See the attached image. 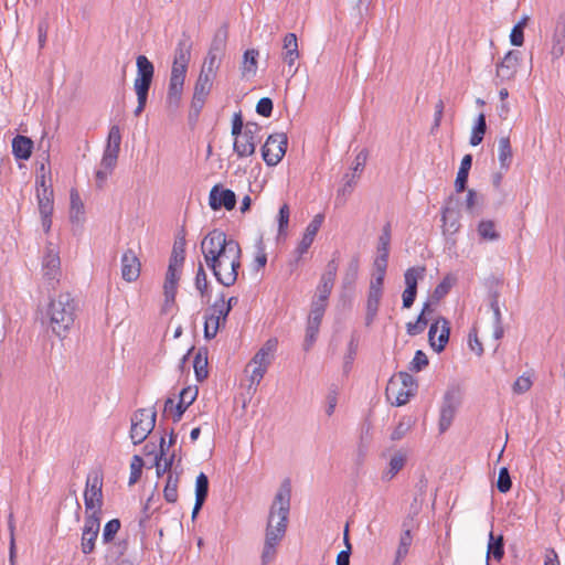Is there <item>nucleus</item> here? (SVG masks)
Masks as SVG:
<instances>
[{
    "label": "nucleus",
    "mask_w": 565,
    "mask_h": 565,
    "mask_svg": "<svg viewBox=\"0 0 565 565\" xmlns=\"http://www.w3.org/2000/svg\"><path fill=\"white\" fill-rule=\"evenodd\" d=\"M201 252L217 282L231 287L237 281L242 266V248L237 241L215 228L202 239Z\"/></svg>",
    "instance_id": "f257e3e1"
},
{
    "label": "nucleus",
    "mask_w": 565,
    "mask_h": 565,
    "mask_svg": "<svg viewBox=\"0 0 565 565\" xmlns=\"http://www.w3.org/2000/svg\"><path fill=\"white\" fill-rule=\"evenodd\" d=\"M291 489L288 480L277 491L269 509L265 543L262 553V565H268L276 556V547L284 539L290 511Z\"/></svg>",
    "instance_id": "f03ea898"
},
{
    "label": "nucleus",
    "mask_w": 565,
    "mask_h": 565,
    "mask_svg": "<svg viewBox=\"0 0 565 565\" xmlns=\"http://www.w3.org/2000/svg\"><path fill=\"white\" fill-rule=\"evenodd\" d=\"M192 43L188 36L181 39L175 47L167 94V107L175 110L180 107L184 79L191 58Z\"/></svg>",
    "instance_id": "7ed1b4c3"
},
{
    "label": "nucleus",
    "mask_w": 565,
    "mask_h": 565,
    "mask_svg": "<svg viewBox=\"0 0 565 565\" xmlns=\"http://www.w3.org/2000/svg\"><path fill=\"white\" fill-rule=\"evenodd\" d=\"M76 301L70 292H61L51 298L44 311L52 332L64 339L74 324Z\"/></svg>",
    "instance_id": "20e7f679"
},
{
    "label": "nucleus",
    "mask_w": 565,
    "mask_h": 565,
    "mask_svg": "<svg viewBox=\"0 0 565 565\" xmlns=\"http://www.w3.org/2000/svg\"><path fill=\"white\" fill-rule=\"evenodd\" d=\"M417 390V382L407 372H399L386 386V396L396 406L405 405Z\"/></svg>",
    "instance_id": "39448f33"
},
{
    "label": "nucleus",
    "mask_w": 565,
    "mask_h": 565,
    "mask_svg": "<svg viewBox=\"0 0 565 565\" xmlns=\"http://www.w3.org/2000/svg\"><path fill=\"white\" fill-rule=\"evenodd\" d=\"M42 279L53 289L62 275L58 246L49 242L41 258Z\"/></svg>",
    "instance_id": "423d86ee"
},
{
    "label": "nucleus",
    "mask_w": 565,
    "mask_h": 565,
    "mask_svg": "<svg viewBox=\"0 0 565 565\" xmlns=\"http://www.w3.org/2000/svg\"><path fill=\"white\" fill-rule=\"evenodd\" d=\"M157 412L152 408L137 409L131 416L130 438L134 445L146 440L156 426Z\"/></svg>",
    "instance_id": "0eeeda50"
},
{
    "label": "nucleus",
    "mask_w": 565,
    "mask_h": 565,
    "mask_svg": "<svg viewBox=\"0 0 565 565\" xmlns=\"http://www.w3.org/2000/svg\"><path fill=\"white\" fill-rule=\"evenodd\" d=\"M84 503L86 515L95 514L97 518H100L104 498L103 476L99 472H93L87 476L84 491Z\"/></svg>",
    "instance_id": "6e6552de"
},
{
    "label": "nucleus",
    "mask_w": 565,
    "mask_h": 565,
    "mask_svg": "<svg viewBox=\"0 0 565 565\" xmlns=\"http://www.w3.org/2000/svg\"><path fill=\"white\" fill-rule=\"evenodd\" d=\"M277 339L267 340L264 345L256 352L249 365H253L250 374V382L258 385L266 374L269 365L274 360V354L277 349Z\"/></svg>",
    "instance_id": "1a4fd4ad"
},
{
    "label": "nucleus",
    "mask_w": 565,
    "mask_h": 565,
    "mask_svg": "<svg viewBox=\"0 0 565 565\" xmlns=\"http://www.w3.org/2000/svg\"><path fill=\"white\" fill-rule=\"evenodd\" d=\"M259 131L260 126L258 124L248 121L244 131L235 136L233 148L239 158L249 157L255 152L256 145L259 141Z\"/></svg>",
    "instance_id": "9d476101"
},
{
    "label": "nucleus",
    "mask_w": 565,
    "mask_h": 565,
    "mask_svg": "<svg viewBox=\"0 0 565 565\" xmlns=\"http://www.w3.org/2000/svg\"><path fill=\"white\" fill-rule=\"evenodd\" d=\"M288 138L286 134H273L268 136L262 147V156L267 166L278 164L286 153Z\"/></svg>",
    "instance_id": "9b49d317"
},
{
    "label": "nucleus",
    "mask_w": 565,
    "mask_h": 565,
    "mask_svg": "<svg viewBox=\"0 0 565 565\" xmlns=\"http://www.w3.org/2000/svg\"><path fill=\"white\" fill-rule=\"evenodd\" d=\"M121 131L119 126L114 125L110 127L107 142L104 149L100 166L107 169H115L120 151Z\"/></svg>",
    "instance_id": "f8f14e48"
},
{
    "label": "nucleus",
    "mask_w": 565,
    "mask_h": 565,
    "mask_svg": "<svg viewBox=\"0 0 565 565\" xmlns=\"http://www.w3.org/2000/svg\"><path fill=\"white\" fill-rule=\"evenodd\" d=\"M100 530V518L95 514H87L84 520V526L81 537V550L84 554H90L95 550V543Z\"/></svg>",
    "instance_id": "ddd939ff"
},
{
    "label": "nucleus",
    "mask_w": 565,
    "mask_h": 565,
    "mask_svg": "<svg viewBox=\"0 0 565 565\" xmlns=\"http://www.w3.org/2000/svg\"><path fill=\"white\" fill-rule=\"evenodd\" d=\"M521 53L516 50L509 51L504 57L497 64V74L495 77L499 82L497 84H502L504 82L512 81L520 65Z\"/></svg>",
    "instance_id": "4468645a"
},
{
    "label": "nucleus",
    "mask_w": 565,
    "mask_h": 565,
    "mask_svg": "<svg viewBox=\"0 0 565 565\" xmlns=\"http://www.w3.org/2000/svg\"><path fill=\"white\" fill-rule=\"evenodd\" d=\"M198 390L194 387H185L180 392V399L178 404L173 398H168L164 403V413L173 414V420L179 422L186 411V408L195 401Z\"/></svg>",
    "instance_id": "2eb2a0df"
},
{
    "label": "nucleus",
    "mask_w": 565,
    "mask_h": 565,
    "mask_svg": "<svg viewBox=\"0 0 565 565\" xmlns=\"http://www.w3.org/2000/svg\"><path fill=\"white\" fill-rule=\"evenodd\" d=\"M450 327L446 318H438L431 323L428 331V341L436 352H441L449 341Z\"/></svg>",
    "instance_id": "dca6fc26"
},
{
    "label": "nucleus",
    "mask_w": 565,
    "mask_h": 565,
    "mask_svg": "<svg viewBox=\"0 0 565 565\" xmlns=\"http://www.w3.org/2000/svg\"><path fill=\"white\" fill-rule=\"evenodd\" d=\"M425 267H411L404 274L406 288L403 291V307L408 309L413 306L416 294H417V282L420 278L424 277Z\"/></svg>",
    "instance_id": "f3484780"
},
{
    "label": "nucleus",
    "mask_w": 565,
    "mask_h": 565,
    "mask_svg": "<svg viewBox=\"0 0 565 565\" xmlns=\"http://www.w3.org/2000/svg\"><path fill=\"white\" fill-rule=\"evenodd\" d=\"M209 204L213 211L222 207L231 211L236 205V195L230 189H223L221 185H214L209 195Z\"/></svg>",
    "instance_id": "a211bd4d"
},
{
    "label": "nucleus",
    "mask_w": 565,
    "mask_h": 565,
    "mask_svg": "<svg viewBox=\"0 0 565 565\" xmlns=\"http://www.w3.org/2000/svg\"><path fill=\"white\" fill-rule=\"evenodd\" d=\"M459 405V398L455 392H447L444 396L443 405L440 408L439 416V431L445 433L451 425L457 408Z\"/></svg>",
    "instance_id": "6ab92c4d"
},
{
    "label": "nucleus",
    "mask_w": 565,
    "mask_h": 565,
    "mask_svg": "<svg viewBox=\"0 0 565 565\" xmlns=\"http://www.w3.org/2000/svg\"><path fill=\"white\" fill-rule=\"evenodd\" d=\"M383 285L382 282H370V288L367 292L366 300V312H365V324L370 326L376 318L380 302L383 295Z\"/></svg>",
    "instance_id": "aec40b11"
},
{
    "label": "nucleus",
    "mask_w": 565,
    "mask_h": 565,
    "mask_svg": "<svg viewBox=\"0 0 565 565\" xmlns=\"http://www.w3.org/2000/svg\"><path fill=\"white\" fill-rule=\"evenodd\" d=\"M140 275V262L136 254L128 249L121 256V277L124 280L135 281Z\"/></svg>",
    "instance_id": "412c9836"
},
{
    "label": "nucleus",
    "mask_w": 565,
    "mask_h": 565,
    "mask_svg": "<svg viewBox=\"0 0 565 565\" xmlns=\"http://www.w3.org/2000/svg\"><path fill=\"white\" fill-rule=\"evenodd\" d=\"M323 218L324 217L322 214H317L306 227L302 238L296 248V252L298 253L299 256L307 253V250L313 243V239L322 225Z\"/></svg>",
    "instance_id": "4be33fe9"
},
{
    "label": "nucleus",
    "mask_w": 565,
    "mask_h": 565,
    "mask_svg": "<svg viewBox=\"0 0 565 565\" xmlns=\"http://www.w3.org/2000/svg\"><path fill=\"white\" fill-rule=\"evenodd\" d=\"M180 273L178 268L168 267L163 284L164 309L174 303Z\"/></svg>",
    "instance_id": "5701e85b"
},
{
    "label": "nucleus",
    "mask_w": 565,
    "mask_h": 565,
    "mask_svg": "<svg viewBox=\"0 0 565 565\" xmlns=\"http://www.w3.org/2000/svg\"><path fill=\"white\" fill-rule=\"evenodd\" d=\"M209 494V478L204 472H200L195 480V503L192 511V519H195L202 509Z\"/></svg>",
    "instance_id": "b1692460"
},
{
    "label": "nucleus",
    "mask_w": 565,
    "mask_h": 565,
    "mask_svg": "<svg viewBox=\"0 0 565 565\" xmlns=\"http://www.w3.org/2000/svg\"><path fill=\"white\" fill-rule=\"evenodd\" d=\"M284 53L282 58L289 67L295 65L296 60L299 57L298 42L295 33H287L284 38Z\"/></svg>",
    "instance_id": "393cba45"
},
{
    "label": "nucleus",
    "mask_w": 565,
    "mask_h": 565,
    "mask_svg": "<svg viewBox=\"0 0 565 565\" xmlns=\"http://www.w3.org/2000/svg\"><path fill=\"white\" fill-rule=\"evenodd\" d=\"M33 141L25 136L18 135L12 140V152L17 159L28 160L32 154Z\"/></svg>",
    "instance_id": "a878e982"
},
{
    "label": "nucleus",
    "mask_w": 565,
    "mask_h": 565,
    "mask_svg": "<svg viewBox=\"0 0 565 565\" xmlns=\"http://www.w3.org/2000/svg\"><path fill=\"white\" fill-rule=\"evenodd\" d=\"M228 39V26L221 25L214 33L209 52L223 56Z\"/></svg>",
    "instance_id": "bb28decb"
},
{
    "label": "nucleus",
    "mask_w": 565,
    "mask_h": 565,
    "mask_svg": "<svg viewBox=\"0 0 565 565\" xmlns=\"http://www.w3.org/2000/svg\"><path fill=\"white\" fill-rule=\"evenodd\" d=\"M512 148L508 136L501 137L498 141V159L502 170L507 171L512 162Z\"/></svg>",
    "instance_id": "cd10ccee"
},
{
    "label": "nucleus",
    "mask_w": 565,
    "mask_h": 565,
    "mask_svg": "<svg viewBox=\"0 0 565 565\" xmlns=\"http://www.w3.org/2000/svg\"><path fill=\"white\" fill-rule=\"evenodd\" d=\"M207 349L206 348H200L194 356L193 360V369L195 373V377L199 382H203L207 375Z\"/></svg>",
    "instance_id": "c85d7f7f"
},
{
    "label": "nucleus",
    "mask_w": 565,
    "mask_h": 565,
    "mask_svg": "<svg viewBox=\"0 0 565 565\" xmlns=\"http://www.w3.org/2000/svg\"><path fill=\"white\" fill-rule=\"evenodd\" d=\"M471 166H472V156L471 154L463 156V158L460 162L459 171L457 172V178L455 180V189L458 193L463 192L466 190L468 175H469Z\"/></svg>",
    "instance_id": "c756f323"
},
{
    "label": "nucleus",
    "mask_w": 565,
    "mask_h": 565,
    "mask_svg": "<svg viewBox=\"0 0 565 565\" xmlns=\"http://www.w3.org/2000/svg\"><path fill=\"white\" fill-rule=\"evenodd\" d=\"M490 555H492L495 561H501L504 556L503 536L499 535L495 537L492 531H490V533H489V543H488V550H487L486 565H489Z\"/></svg>",
    "instance_id": "7c9ffc66"
},
{
    "label": "nucleus",
    "mask_w": 565,
    "mask_h": 565,
    "mask_svg": "<svg viewBox=\"0 0 565 565\" xmlns=\"http://www.w3.org/2000/svg\"><path fill=\"white\" fill-rule=\"evenodd\" d=\"M406 455L402 451L395 452L388 462V468L383 472L382 479L392 480L405 466Z\"/></svg>",
    "instance_id": "2f4dec72"
},
{
    "label": "nucleus",
    "mask_w": 565,
    "mask_h": 565,
    "mask_svg": "<svg viewBox=\"0 0 565 565\" xmlns=\"http://www.w3.org/2000/svg\"><path fill=\"white\" fill-rule=\"evenodd\" d=\"M38 205L40 215H47L53 213V190L39 189L36 193Z\"/></svg>",
    "instance_id": "473e14b6"
},
{
    "label": "nucleus",
    "mask_w": 565,
    "mask_h": 565,
    "mask_svg": "<svg viewBox=\"0 0 565 565\" xmlns=\"http://www.w3.org/2000/svg\"><path fill=\"white\" fill-rule=\"evenodd\" d=\"M478 235L482 241H498L500 234L495 228V223L491 220H482L477 226Z\"/></svg>",
    "instance_id": "72a5a7b5"
},
{
    "label": "nucleus",
    "mask_w": 565,
    "mask_h": 565,
    "mask_svg": "<svg viewBox=\"0 0 565 565\" xmlns=\"http://www.w3.org/2000/svg\"><path fill=\"white\" fill-rule=\"evenodd\" d=\"M178 487L179 475L169 472L167 477L166 487L163 489V497L167 502L175 503L178 501Z\"/></svg>",
    "instance_id": "f704fd0d"
},
{
    "label": "nucleus",
    "mask_w": 565,
    "mask_h": 565,
    "mask_svg": "<svg viewBox=\"0 0 565 565\" xmlns=\"http://www.w3.org/2000/svg\"><path fill=\"white\" fill-rule=\"evenodd\" d=\"M430 311H431L430 305L428 302H426L424 305V308H423L420 315L418 316L417 320L414 322H408L406 324L407 333L409 335H417L425 330V328L428 323V320L425 318V315Z\"/></svg>",
    "instance_id": "c9c22d12"
},
{
    "label": "nucleus",
    "mask_w": 565,
    "mask_h": 565,
    "mask_svg": "<svg viewBox=\"0 0 565 565\" xmlns=\"http://www.w3.org/2000/svg\"><path fill=\"white\" fill-rule=\"evenodd\" d=\"M441 220L445 231L455 233L459 230V221L457 212L448 205L443 209Z\"/></svg>",
    "instance_id": "e433bc0d"
},
{
    "label": "nucleus",
    "mask_w": 565,
    "mask_h": 565,
    "mask_svg": "<svg viewBox=\"0 0 565 565\" xmlns=\"http://www.w3.org/2000/svg\"><path fill=\"white\" fill-rule=\"evenodd\" d=\"M213 78L214 76L205 74V71H201L194 85L193 94L206 98L211 92Z\"/></svg>",
    "instance_id": "4c0bfd02"
},
{
    "label": "nucleus",
    "mask_w": 565,
    "mask_h": 565,
    "mask_svg": "<svg viewBox=\"0 0 565 565\" xmlns=\"http://www.w3.org/2000/svg\"><path fill=\"white\" fill-rule=\"evenodd\" d=\"M184 247H185V238L184 236L180 237L174 242L172 255L170 258V263L168 267L180 268L184 260Z\"/></svg>",
    "instance_id": "58836bf2"
},
{
    "label": "nucleus",
    "mask_w": 565,
    "mask_h": 565,
    "mask_svg": "<svg viewBox=\"0 0 565 565\" xmlns=\"http://www.w3.org/2000/svg\"><path fill=\"white\" fill-rule=\"evenodd\" d=\"M71 207H70V217L72 221L78 222L84 215V204L82 199L76 190H71L70 194Z\"/></svg>",
    "instance_id": "ea45409f"
},
{
    "label": "nucleus",
    "mask_w": 565,
    "mask_h": 565,
    "mask_svg": "<svg viewBox=\"0 0 565 565\" xmlns=\"http://www.w3.org/2000/svg\"><path fill=\"white\" fill-rule=\"evenodd\" d=\"M414 424L415 419L412 416H404L403 418H401L399 423L391 434V440H401L412 429Z\"/></svg>",
    "instance_id": "a19ab883"
},
{
    "label": "nucleus",
    "mask_w": 565,
    "mask_h": 565,
    "mask_svg": "<svg viewBox=\"0 0 565 565\" xmlns=\"http://www.w3.org/2000/svg\"><path fill=\"white\" fill-rule=\"evenodd\" d=\"M221 320L212 316L210 312L205 313V321H204V338L206 340H212L216 337L220 328L224 326Z\"/></svg>",
    "instance_id": "79ce46f5"
},
{
    "label": "nucleus",
    "mask_w": 565,
    "mask_h": 565,
    "mask_svg": "<svg viewBox=\"0 0 565 565\" xmlns=\"http://www.w3.org/2000/svg\"><path fill=\"white\" fill-rule=\"evenodd\" d=\"M487 130V122L484 114H480L477 118L476 125L472 129V134L470 137V145L476 147L480 145L483 140V136Z\"/></svg>",
    "instance_id": "37998d69"
},
{
    "label": "nucleus",
    "mask_w": 565,
    "mask_h": 565,
    "mask_svg": "<svg viewBox=\"0 0 565 565\" xmlns=\"http://www.w3.org/2000/svg\"><path fill=\"white\" fill-rule=\"evenodd\" d=\"M258 51L250 49L245 51L243 61V75H255L257 71Z\"/></svg>",
    "instance_id": "c03bdc74"
},
{
    "label": "nucleus",
    "mask_w": 565,
    "mask_h": 565,
    "mask_svg": "<svg viewBox=\"0 0 565 565\" xmlns=\"http://www.w3.org/2000/svg\"><path fill=\"white\" fill-rule=\"evenodd\" d=\"M412 541L413 537L411 534V530L406 529L399 537V543L396 551L395 565H397L407 555Z\"/></svg>",
    "instance_id": "a18cd8bd"
},
{
    "label": "nucleus",
    "mask_w": 565,
    "mask_h": 565,
    "mask_svg": "<svg viewBox=\"0 0 565 565\" xmlns=\"http://www.w3.org/2000/svg\"><path fill=\"white\" fill-rule=\"evenodd\" d=\"M456 284V277L452 275H447L444 277V279L436 286L433 297L436 300H439L444 298L452 288V286Z\"/></svg>",
    "instance_id": "49530a36"
},
{
    "label": "nucleus",
    "mask_w": 565,
    "mask_h": 565,
    "mask_svg": "<svg viewBox=\"0 0 565 565\" xmlns=\"http://www.w3.org/2000/svg\"><path fill=\"white\" fill-rule=\"evenodd\" d=\"M137 77L153 78L154 68L152 63L145 55L137 57Z\"/></svg>",
    "instance_id": "de8ad7c7"
},
{
    "label": "nucleus",
    "mask_w": 565,
    "mask_h": 565,
    "mask_svg": "<svg viewBox=\"0 0 565 565\" xmlns=\"http://www.w3.org/2000/svg\"><path fill=\"white\" fill-rule=\"evenodd\" d=\"M359 273V260L356 258L351 259V262L348 265V268L345 270V274L342 278V285L344 288H351L356 278Z\"/></svg>",
    "instance_id": "09e8293b"
},
{
    "label": "nucleus",
    "mask_w": 565,
    "mask_h": 565,
    "mask_svg": "<svg viewBox=\"0 0 565 565\" xmlns=\"http://www.w3.org/2000/svg\"><path fill=\"white\" fill-rule=\"evenodd\" d=\"M289 217H290V207L287 203H284L280 206L278 216H277L278 235L279 236H285L287 234Z\"/></svg>",
    "instance_id": "8fccbe9b"
},
{
    "label": "nucleus",
    "mask_w": 565,
    "mask_h": 565,
    "mask_svg": "<svg viewBox=\"0 0 565 565\" xmlns=\"http://www.w3.org/2000/svg\"><path fill=\"white\" fill-rule=\"evenodd\" d=\"M387 260L388 256L384 254H377V257L375 258L374 266H375V276L371 281L375 282H382L384 284V278L386 274V267H387Z\"/></svg>",
    "instance_id": "3c124183"
},
{
    "label": "nucleus",
    "mask_w": 565,
    "mask_h": 565,
    "mask_svg": "<svg viewBox=\"0 0 565 565\" xmlns=\"http://www.w3.org/2000/svg\"><path fill=\"white\" fill-rule=\"evenodd\" d=\"M120 525L121 524L118 519H113L105 524L103 534H102L104 544H108L115 539L116 534L120 530Z\"/></svg>",
    "instance_id": "603ef678"
},
{
    "label": "nucleus",
    "mask_w": 565,
    "mask_h": 565,
    "mask_svg": "<svg viewBox=\"0 0 565 565\" xmlns=\"http://www.w3.org/2000/svg\"><path fill=\"white\" fill-rule=\"evenodd\" d=\"M320 324L321 323H319V322L307 320V329H306V337H305V343H303V349L306 351L310 350V348L315 343L317 335L319 333Z\"/></svg>",
    "instance_id": "864d4df0"
},
{
    "label": "nucleus",
    "mask_w": 565,
    "mask_h": 565,
    "mask_svg": "<svg viewBox=\"0 0 565 565\" xmlns=\"http://www.w3.org/2000/svg\"><path fill=\"white\" fill-rule=\"evenodd\" d=\"M143 467V460L140 456L135 455L130 462V476H129V486L135 484L141 477Z\"/></svg>",
    "instance_id": "5fc2aeb1"
},
{
    "label": "nucleus",
    "mask_w": 565,
    "mask_h": 565,
    "mask_svg": "<svg viewBox=\"0 0 565 565\" xmlns=\"http://www.w3.org/2000/svg\"><path fill=\"white\" fill-rule=\"evenodd\" d=\"M356 351H358V339L354 335H352V338L348 344V352L344 355L343 371L345 373L350 372L353 361L356 355Z\"/></svg>",
    "instance_id": "6e6d98bb"
},
{
    "label": "nucleus",
    "mask_w": 565,
    "mask_h": 565,
    "mask_svg": "<svg viewBox=\"0 0 565 565\" xmlns=\"http://www.w3.org/2000/svg\"><path fill=\"white\" fill-rule=\"evenodd\" d=\"M221 58V55L207 52L201 71H205V74L214 76L215 71L218 68Z\"/></svg>",
    "instance_id": "4d7b16f0"
},
{
    "label": "nucleus",
    "mask_w": 565,
    "mask_h": 565,
    "mask_svg": "<svg viewBox=\"0 0 565 565\" xmlns=\"http://www.w3.org/2000/svg\"><path fill=\"white\" fill-rule=\"evenodd\" d=\"M427 365H428L427 355L422 350H417L413 360L409 362L408 369L412 372H419Z\"/></svg>",
    "instance_id": "13d9d810"
},
{
    "label": "nucleus",
    "mask_w": 565,
    "mask_h": 565,
    "mask_svg": "<svg viewBox=\"0 0 565 565\" xmlns=\"http://www.w3.org/2000/svg\"><path fill=\"white\" fill-rule=\"evenodd\" d=\"M390 242H391V230H390V225H385L383 227V232L379 238V246H377V254H384V255H387L390 254Z\"/></svg>",
    "instance_id": "bf43d9fd"
},
{
    "label": "nucleus",
    "mask_w": 565,
    "mask_h": 565,
    "mask_svg": "<svg viewBox=\"0 0 565 565\" xmlns=\"http://www.w3.org/2000/svg\"><path fill=\"white\" fill-rule=\"evenodd\" d=\"M512 487V481L509 475V470L505 467H502L499 471V477L497 481V488L501 493H505L510 491Z\"/></svg>",
    "instance_id": "052dcab7"
},
{
    "label": "nucleus",
    "mask_w": 565,
    "mask_h": 565,
    "mask_svg": "<svg viewBox=\"0 0 565 565\" xmlns=\"http://www.w3.org/2000/svg\"><path fill=\"white\" fill-rule=\"evenodd\" d=\"M195 288L199 290V292L201 294L202 297H204L207 292L209 281H207V276H206V273H205L202 264H200L198 271H196Z\"/></svg>",
    "instance_id": "680f3d73"
},
{
    "label": "nucleus",
    "mask_w": 565,
    "mask_h": 565,
    "mask_svg": "<svg viewBox=\"0 0 565 565\" xmlns=\"http://www.w3.org/2000/svg\"><path fill=\"white\" fill-rule=\"evenodd\" d=\"M207 312L225 323L231 311H227V309L224 307V297H222L220 301H215V303L207 310Z\"/></svg>",
    "instance_id": "e2e57ef3"
},
{
    "label": "nucleus",
    "mask_w": 565,
    "mask_h": 565,
    "mask_svg": "<svg viewBox=\"0 0 565 565\" xmlns=\"http://www.w3.org/2000/svg\"><path fill=\"white\" fill-rule=\"evenodd\" d=\"M152 78L145 77H136L134 87L137 94V97L148 98V92L151 86Z\"/></svg>",
    "instance_id": "0e129e2a"
},
{
    "label": "nucleus",
    "mask_w": 565,
    "mask_h": 565,
    "mask_svg": "<svg viewBox=\"0 0 565 565\" xmlns=\"http://www.w3.org/2000/svg\"><path fill=\"white\" fill-rule=\"evenodd\" d=\"M205 100L206 98L205 97H202V96H196L193 94V97H192V102H191V107H190V111H189V119L190 120H196L204 104H205Z\"/></svg>",
    "instance_id": "69168bd1"
},
{
    "label": "nucleus",
    "mask_w": 565,
    "mask_h": 565,
    "mask_svg": "<svg viewBox=\"0 0 565 565\" xmlns=\"http://www.w3.org/2000/svg\"><path fill=\"white\" fill-rule=\"evenodd\" d=\"M327 306L311 302L310 312L308 316V321H315L321 323L322 318L324 316Z\"/></svg>",
    "instance_id": "338daca9"
},
{
    "label": "nucleus",
    "mask_w": 565,
    "mask_h": 565,
    "mask_svg": "<svg viewBox=\"0 0 565 565\" xmlns=\"http://www.w3.org/2000/svg\"><path fill=\"white\" fill-rule=\"evenodd\" d=\"M273 100L269 97H263L256 105V111L258 115L269 117L273 113Z\"/></svg>",
    "instance_id": "774afa93"
}]
</instances>
